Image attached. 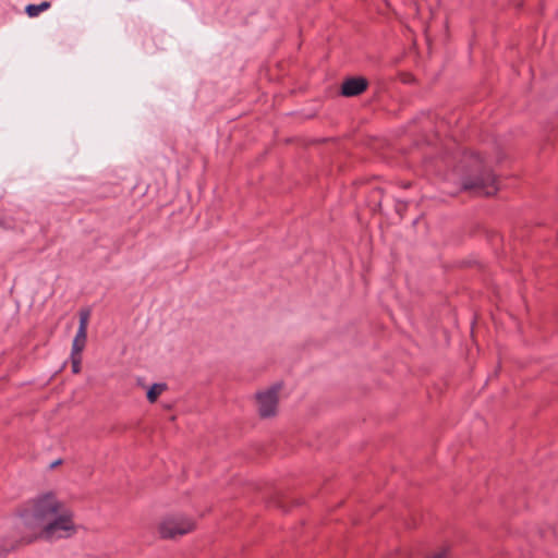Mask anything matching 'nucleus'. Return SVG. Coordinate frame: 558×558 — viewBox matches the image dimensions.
<instances>
[{
	"instance_id": "1",
	"label": "nucleus",
	"mask_w": 558,
	"mask_h": 558,
	"mask_svg": "<svg viewBox=\"0 0 558 558\" xmlns=\"http://www.w3.org/2000/svg\"><path fill=\"white\" fill-rule=\"evenodd\" d=\"M62 505L51 493L39 496L31 500L21 511L20 521L16 524L21 536L10 546H4V551L15 549L19 545L33 543L39 537V530L49 520L54 518L61 511Z\"/></svg>"
},
{
	"instance_id": "2",
	"label": "nucleus",
	"mask_w": 558,
	"mask_h": 558,
	"mask_svg": "<svg viewBox=\"0 0 558 558\" xmlns=\"http://www.w3.org/2000/svg\"><path fill=\"white\" fill-rule=\"evenodd\" d=\"M75 532L73 515L70 511H59V513L49 520L39 530V536L51 539L53 537H69Z\"/></svg>"
},
{
	"instance_id": "3",
	"label": "nucleus",
	"mask_w": 558,
	"mask_h": 558,
	"mask_svg": "<svg viewBox=\"0 0 558 558\" xmlns=\"http://www.w3.org/2000/svg\"><path fill=\"white\" fill-rule=\"evenodd\" d=\"M194 521L184 515H170L159 524V534L162 538L172 539L185 535L194 530Z\"/></svg>"
},
{
	"instance_id": "4",
	"label": "nucleus",
	"mask_w": 558,
	"mask_h": 558,
	"mask_svg": "<svg viewBox=\"0 0 558 558\" xmlns=\"http://www.w3.org/2000/svg\"><path fill=\"white\" fill-rule=\"evenodd\" d=\"M464 190H472L486 196L494 195L497 192L496 177L484 169L477 177H468L463 180Z\"/></svg>"
},
{
	"instance_id": "5",
	"label": "nucleus",
	"mask_w": 558,
	"mask_h": 558,
	"mask_svg": "<svg viewBox=\"0 0 558 558\" xmlns=\"http://www.w3.org/2000/svg\"><path fill=\"white\" fill-rule=\"evenodd\" d=\"M279 389V386H274L267 391L257 393L258 413L262 417H270L276 414Z\"/></svg>"
},
{
	"instance_id": "6",
	"label": "nucleus",
	"mask_w": 558,
	"mask_h": 558,
	"mask_svg": "<svg viewBox=\"0 0 558 558\" xmlns=\"http://www.w3.org/2000/svg\"><path fill=\"white\" fill-rule=\"evenodd\" d=\"M368 82L364 77H350L341 85V94L345 97H354L366 90Z\"/></svg>"
},
{
	"instance_id": "7",
	"label": "nucleus",
	"mask_w": 558,
	"mask_h": 558,
	"mask_svg": "<svg viewBox=\"0 0 558 558\" xmlns=\"http://www.w3.org/2000/svg\"><path fill=\"white\" fill-rule=\"evenodd\" d=\"M86 338H87V331H85L83 329H78L76 332V336L73 340L72 352L82 353V351L84 350L85 344H86Z\"/></svg>"
},
{
	"instance_id": "8",
	"label": "nucleus",
	"mask_w": 558,
	"mask_h": 558,
	"mask_svg": "<svg viewBox=\"0 0 558 558\" xmlns=\"http://www.w3.org/2000/svg\"><path fill=\"white\" fill-rule=\"evenodd\" d=\"M166 389V384H154L147 391L148 401L154 403Z\"/></svg>"
},
{
	"instance_id": "9",
	"label": "nucleus",
	"mask_w": 558,
	"mask_h": 558,
	"mask_svg": "<svg viewBox=\"0 0 558 558\" xmlns=\"http://www.w3.org/2000/svg\"><path fill=\"white\" fill-rule=\"evenodd\" d=\"M50 8V2L44 1L40 4H28L26 7V13L34 17L37 16L40 12Z\"/></svg>"
},
{
	"instance_id": "10",
	"label": "nucleus",
	"mask_w": 558,
	"mask_h": 558,
	"mask_svg": "<svg viewBox=\"0 0 558 558\" xmlns=\"http://www.w3.org/2000/svg\"><path fill=\"white\" fill-rule=\"evenodd\" d=\"M81 363H82V353L78 352H72L71 353V364H72V372L74 374H78L81 371Z\"/></svg>"
},
{
	"instance_id": "11",
	"label": "nucleus",
	"mask_w": 558,
	"mask_h": 558,
	"mask_svg": "<svg viewBox=\"0 0 558 558\" xmlns=\"http://www.w3.org/2000/svg\"><path fill=\"white\" fill-rule=\"evenodd\" d=\"M90 316V311L88 308H82L80 311V326L78 329H83L87 331V325Z\"/></svg>"
},
{
	"instance_id": "12",
	"label": "nucleus",
	"mask_w": 558,
	"mask_h": 558,
	"mask_svg": "<svg viewBox=\"0 0 558 558\" xmlns=\"http://www.w3.org/2000/svg\"><path fill=\"white\" fill-rule=\"evenodd\" d=\"M448 557V549L441 548L437 553L433 554L428 558H447Z\"/></svg>"
},
{
	"instance_id": "13",
	"label": "nucleus",
	"mask_w": 558,
	"mask_h": 558,
	"mask_svg": "<svg viewBox=\"0 0 558 558\" xmlns=\"http://www.w3.org/2000/svg\"><path fill=\"white\" fill-rule=\"evenodd\" d=\"M407 209V203L404 202H397L396 204V210L401 216L402 213Z\"/></svg>"
},
{
	"instance_id": "14",
	"label": "nucleus",
	"mask_w": 558,
	"mask_h": 558,
	"mask_svg": "<svg viewBox=\"0 0 558 558\" xmlns=\"http://www.w3.org/2000/svg\"><path fill=\"white\" fill-rule=\"evenodd\" d=\"M473 162H474V166H476V167L483 166V160L481 159V157L478 155L475 156V160H473Z\"/></svg>"
},
{
	"instance_id": "15",
	"label": "nucleus",
	"mask_w": 558,
	"mask_h": 558,
	"mask_svg": "<svg viewBox=\"0 0 558 558\" xmlns=\"http://www.w3.org/2000/svg\"><path fill=\"white\" fill-rule=\"evenodd\" d=\"M61 462H62L61 460H58V461L53 462V463L51 464V468H54V466H57V465L61 464Z\"/></svg>"
}]
</instances>
